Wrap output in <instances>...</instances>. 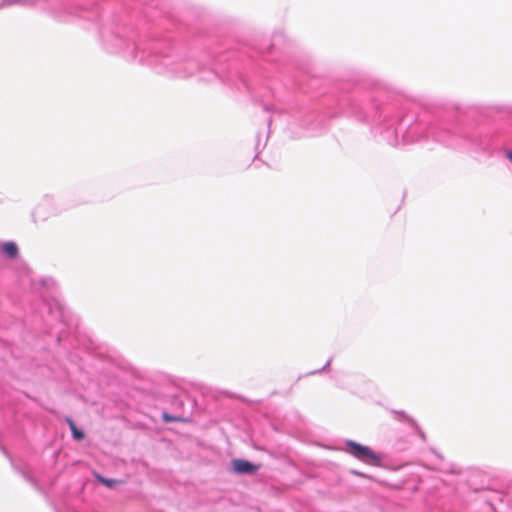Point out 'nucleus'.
<instances>
[{
    "mask_svg": "<svg viewBox=\"0 0 512 512\" xmlns=\"http://www.w3.org/2000/svg\"><path fill=\"white\" fill-rule=\"evenodd\" d=\"M348 446L350 447V453L355 458L365 462L366 464L372 465V466H380L381 465L380 456L377 455L368 446H364V445L358 444L353 441L348 442Z\"/></svg>",
    "mask_w": 512,
    "mask_h": 512,
    "instance_id": "obj_1",
    "label": "nucleus"
},
{
    "mask_svg": "<svg viewBox=\"0 0 512 512\" xmlns=\"http://www.w3.org/2000/svg\"><path fill=\"white\" fill-rule=\"evenodd\" d=\"M234 471L242 474H251L257 471L258 467L246 460L233 461Z\"/></svg>",
    "mask_w": 512,
    "mask_h": 512,
    "instance_id": "obj_2",
    "label": "nucleus"
},
{
    "mask_svg": "<svg viewBox=\"0 0 512 512\" xmlns=\"http://www.w3.org/2000/svg\"><path fill=\"white\" fill-rule=\"evenodd\" d=\"M0 249L2 254L9 259H16L19 255V248L14 242H4Z\"/></svg>",
    "mask_w": 512,
    "mask_h": 512,
    "instance_id": "obj_3",
    "label": "nucleus"
},
{
    "mask_svg": "<svg viewBox=\"0 0 512 512\" xmlns=\"http://www.w3.org/2000/svg\"><path fill=\"white\" fill-rule=\"evenodd\" d=\"M66 421L71 429L73 437L76 440H82L84 438V433L76 427L75 423L71 418H67Z\"/></svg>",
    "mask_w": 512,
    "mask_h": 512,
    "instance_id": "obj_4",
    "label": "nucleus"
},
{
    "mask_svg": "<svg viewBox=\"0 0 512 512\" xmlns=\"http://www.w3.org/2000/svg\"><path fill=\"white\" fill-rule=\"evenodd\" d=\"M97 479H98L102 484H104L105 486L110 487V488H111V487H113V486L117 483V481H116V480H114V479H107V478H104V477H102V476H100V475H97Z\"/></svg>",
    "mask_w": 512,
    "mask_h": 512,
    "instance_id": "obj_5",
    "label": "nucleus"
},
{
    "mask_svg": "<svg viewBox=\"0 0 512 512\" xmlns=\"http://www.w3.org/2000/svg\"><path fill=\"white\" fill-rule=\"evenodd\" d=\"M19 3V0H3L1 3H0V8L6 6V5H12V4H17Z\"/></svg>",
    "mask_w": 512,
    "mask_h": 512,
    "instance_id": "obj_6",
    "label": "nucleus"
},
{
    "mask_svg": "<svg viewBox=\"0 0 512 512\" xmlns=\"http://www.w3.org/2000/svg\"><path fill=\"white\" fill-rule=\"evenodd\" d=\"M505 155H506L507 159L512 162V151H507L505 153Z\"/></svg>",
    "mask_w": 512,
    "mask_h": 512,
    "instance_id": "obj_7",
    "label": "nucleus"
},
{
    "mask_svg": "<svg viewBox=\"0 0 512 512\" xmlns=\"http://www.w3.org/2000/svg\"><path fill=\"white\" fill-rule=\"evenodd\" d=\"M164 419H165L166 421H172V420H174L173 418H171V417H169V416H167V415H165V416H164Z\"/></svg>",
    "mask_w": 512,
    "mask_h": 512,
    "instance_id": "obj_8",
    "label": "nucleus"
}]
</instances>
